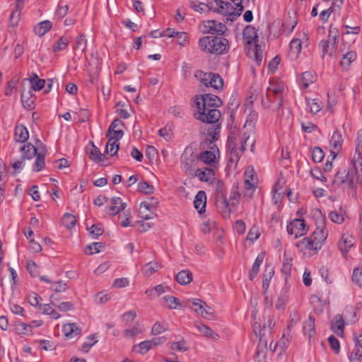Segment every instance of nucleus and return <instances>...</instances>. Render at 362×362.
<instances>
[{"label":"nucleus","mask_w":362,"mask_h":362,"mask_svg":"<svg viewBox=\"0 0 362 362\" xmlns=\"http://www.w3.org/2000/svg\"><path fill=\"white\" fill-rule=\"evenodd\" d=\"M255 141V135L248 132L245 129L232 131L227 141L229 160L236 165L248 146L250 151L254 153Z\"/></svg>","instance_id":"nucleus-1"},{"label":"nucleus","mask_w":362,"mask_h":362,"mask_svg":"<svg viewBox=\"0 0 362 362\" xmlns=\"http://www.w3.org/2000/svg\"><path fill=\"white\" fill-rule=\"evenodd\" d=\"M197 112L196 119L205 123H216L221 117V112L217 109L222 102L221 99L212 94H203L196 98Z\"/></svg>","instance_id":"nucleus-2"},{"label":"nucleus","mask_w":362,"mask_h":362,"mask_svg":"<svg viewBox=\"0 0 362 362\" xmlns=\"http://www.w3.org/2000/svg\"><path fill=\"white\" fill-rule=\"evenodd\" d=\"M199 49L207 54H222L229 48L228 40L223 37L205 36L199 40Z\"/></svg>","instance_id":"nucleus-3"},{"label":"nucleus","mask_w":362,"mask_h":362,"mask_svg":"<svg viewBox=\"0 0 362 362\" xmlns=\"http://www.w3.org/2000/svg\"><path fill=\"white\" fill-rule=\"evenodd\" d=\"M327 235L328 231L322 224L317 226L310 237L300 240L296 243V245L301 247L302 249L317 251L321 248Z\"/></svg>","instance_id":"nucleus-4"},{"label":"nucleus","mask_w":362,"mask_h":362,"mask_svg":"<svg viewBox=\"0 0 362 362\" xmlns=\"http://www.w3.org/2000/svg\"><path fill=\"white\" fill-rule=\"evenodd\" d=\"M339 42V33L336 28L330 27L327 39L322 40L319 42V48L322 52V58L325 59L326 56L332 57L337 49Z\"/></svg>","instance_id":"nucleus-5"},{"label":"nucleus","mask_w":362,"mask_h":362,"mask_svg":"<svg viewBox=\"0 0 362 362\" xmlns=\"http://www.w3.org/2000/svg\"><path fill=\"white\" fill-rule=\"evenodd\" d=\"M209 10L223 16L237 17V6L228 0H210Z\"/></svg>","instance_id":"nucleus-6"},{"label":"nucleus","mask_w":362,"mask_h":362,"mask_svg":"<svg viewBox=\"0 0 362 362\" xmlns=\"http://www.w3.org/2000/svg\"><path fill=\"white\" fill-rule=\"evenodd\" d=\"M194 76L206 87H211L216 90H221L223 87V79L217 74L204 73L199 70L194 73Z\"/></svg>","instance_id":"nucleus-7"},{"label":"nucleus","mask_w":362,"mask_h":362,"mask_svg":"<svg viewBox=\"0 0 362 362\" xmlns=\"http://www.w3.org/2000/svg\"><path fill=\"white\" fill-rule=\"evenodd\" d=\"M285 90L284 84L277 80L270 81L267 90V98L272 103H276L277 107L282 106V100Z\"/></svg>","instance_id":"nucleus-8"},{"label":"nucleus","mask_w":362,"mask_h":362,"mask_svg":"<svg viewBox=\"0 0 362 362\" xmlns=\"http://www.w3.org/2000/svg\"><path fill=\"white\" fill-rule=\"evenodd\" d=\"M334 187L354 188L356 183L352 171L339 170L335 174L332 182Z\"/></svg>","instance_id":"nucleus-9"},{"label":"nucleus","mask_w":362,"mask_h":362,"mask_svg":"<svg viewBox=\"0 0 362 362\" xmlns=\"http://www.w3.org/2000/svg\"><path fill=\"white\" fill-rule=\"evenodd\" d=\"M199 29L203 33H211L216 35H223L227 30L226 26L214 20L204 21L199 25Z\"/></svg>","instance_id":"nucleus-10"},{"label":"nucleus","mask_w":362,"mask_h":362,"mask_svg":"<svg viewBox=\"0 0 362 362\" xmlns=\"http://www.w3.org/2000/svg\"><path fill=\"white\" fill-rule=\"evenodd\" d=\"M158 200L153 197L147 199L141 203L139 212L142 218L146 220L151 219L155 215V211L158 206Z\"/></svg>","instance_id":"nucleus-11"},{"label":"nucleus","mask_w":362,"mask_h":362,"mask_svg":"<svg viewBox=\"0 0 362 362\" xmlns=\"http://www.w3.org/2000/svg\"><path fill=\"white\" fill-rule=\"evenodd\" d=\"M352 168L348 171H352L353 177L356 179V183L362 182V153L358 147L356 148L355 153L351 160Z\"/></svg>","instance_id":"nucleus-12"},{"label":"nucleus","mask_w":362,"mask_h":362,"mask_svg":"<svg viewBox=\"0 0 362 362\" xmlns=\"http://www.w3.org/2000/svg\"><path fill=\"white\" fill-rule=\"evenodd\" d=\"M308 230L307 225L303 219L296 218L287 225V232L294 238H298L304 235Z\"/></svg>","instance_id":"nucleus-13"},{"label":"nucleus","mask_w":362,"mask_h":362,"mask_svg":"<svg viewBox=\"0 0 362 362\" xmlns=\"http://www.w3.org/2000/svg\"><path fill=\"white\" fill-rule=\"evenodd\" d=\"M123 125L124 124L122 120L115 119L109 127L106 134L107 137L116 139H122L124 135V132L122 129Z\"/></svg>","instance_id":"nucleus-14"},{"label":"nucleus","mask_w":362,"mask_h":362,"mask_svg":"<svg viewBox=\"0 0 362 362\" xmlns=\"http://www.w3.org/2000/svg\"><path fill=\"white\" fill-rule=\"evenodd\" d=\"M256 177L255 176L254 169L251 167L247 168L245 172L244 187L248 195L250 197L256 186Z\"/></svg>","instance_id":"nucleus-15"},{"label":"nucleus","mask_w":362,"mask_h":362,"mask_svg":"<svg viewBox=\"0 0 362 362\" xmlns=\"http://www.w3.org/2000/svg\"><path fill=\"white\" fill-rule=\"evenodd\" d=\"M38 142V152L35 156H36L35 161L33 165V170L35 172H39L42 170L45 167V157L47 153L46 148L45 145L40 141Z\"/></svg>","instance_id":"nucleus-16"},{"label":"nucleus","mask_w":362,"mask_h":362,"mask_svg":"<svg viewBox=\"0 0 362 362\" xmlns=\"http://www.w3.org/2000/svg\"><path fill=\"white\" fill-rule=\"evenodd\" d=\"M194 175L201 182L212 183L215 180L214 171L211 168H198L195 170Z\"/></svg>","instance_id":"nucleus-17"},{"label":"nucleus","mask_w":362,"mask_h":362,"mask_svg":"<svg viewBox=\"0 0 362 362\" xmlns=\"http://www.w3.org/2000/svg\"><path fill=\"white\" fill-rule=\"evenodd\" d=\"M62 332L66 339H71L79 337L81 328L77 323H67L63 326Z\"/></svg>","instance_id":"nucleus-18"},{"label":"nucleus","mask_w":362,"mask_h":362,"mask_svg":"<svg viewBox=\"0 0 362 362\" xmlns=\"http://www.w3.org/2000/svg\"><path fill=\"white\" fill-rule=\"evenodd\" d=\"M110 206L108 208L110 214L115 216L123 211L126 207V203L123 202L119 197H112L109 199Z\"/></svg>","instance_id":"nucleus-19"},{"label":"nucleus","mask_w":362,"mask_h":362,"mask_svg":"<svg viewBox=\"0 0 362 362\" xmlns=\"http://www.w3.org/2000/svg\"><path fill=\"white\" fill-rule=\"evenodd\" d=\"M243 35L244 43L248 45L255 44L257 38V31L252 25H247L245 28Z\"/></svg>","instance_id":"nucleus-20"},{"label":"nucleus","mask_w":362,"mask_h":362,"mask_svg":"<svg viewBox=\"0 0 362 362\" xmlns=\"http://www.w3.org/2000/svg\"><path fill=\"white\" fill-rule=\"evenodd\" d=\"M330 147L332 148L331 152L333 154H337L342 147L343 138L342 135L338 131H335L329 141Z\"/></svg>","instance_id":"nucleus-21"},{"label":"nucleus","mask_w":362,"mask_h":362,"mask_svg":"<svg viewBox=\"0 0 362 362\" xmlns=\"http://www.w3.org/2000/svg\"><path fill=\"white\" fill-rule=\"evenodd\" d=\"M257 117L258 115L256 112L250 111L242 129H245L248 132L255 135V124Z\"/></svg>","instance_id":"nucleus-22"},{"label":"nucleus","mask_w":362,"mask_h":362,"mask_svg":"<svg viewBox=\"0 0 362 362\" xmlns=\"http://www.w3.org/2000/svg\"><path fill=\"white\" fill-rule=\"evenodd\" d=\"M29 138V132L25 126L18 124L16 126L14 132V139L16 142L24 143Z\"/></svg>","instance_id":"nucleus-23"},{"label":"nucleus","mask_w":362,"mask_h":362,"mask_svg":"<svg viewBox=\"0 0 362 362\" xmlns=\"http://www.w3.org/2000/svg\"><path fill=\"white\" fill-rule=\"evenodd\" d=\"M206 204V195L205 192L199 191L195 196L194 200V205L195 209L199 214L205 211V207Z\"/></svg>","instance_id":"nucleus-24"},{"label":"nucleus","mask_w":362,"mask_h":362,"mask_svg":"<svg viewBox=\"0 0 362 362\" xmlns=\"http://www.w3.org/2000/svg\"><path fill=\"white\" fill-rule=\"evenodd\" d=\"M21 151L22 152L23 160L31 159L38 152V146L36 148L33 144L28 143L21 148Z\"/></svg>","instance_id":"nucleus-25"},{"label":"nucleus","mask_w":362,"mask_h":362,"mask_svg":"<svg viewBox=\"0 0 362 362\" xmlns=\"http://www.w3.org/2000/svg\"><path fill=\"white\" fill-rule=\"evenodd\" d=\"M315 319L310 315L303 322V330L304 334L310 339L315 334Z\"/></svg>","instance_id":"nucleus-26"},{"label":"nucleus","mask_w":362,"mask_h":362,"mask_svg":"<svg viewBox=\"0 0 362 362\" xmlns=\"http://www.w3.org/2000/svg\"><path fill=\"white\" fill-rule=\"evenodd\" d=\"M354 245V238L348 234H344L339 241V247L342 252H346Z\"/></svg>","instance_id":"nucleus-27"},{"label":"nucleus","mask_w":362,"mask_h":362,"mask_svg":"<svg viewBox=\"0 0 362 362\" xmlns=\"http://www.w3.org/2000/svg\"><path fill=\"white\" fill-rule=\"evenodd\" d=\"M52 27V23L49 21H44L39 23L34 28L36 35L40 37L45 35Z\"/></svg>","instance_id":"nucleus-28"},{"label":"nucleus","mask_w":362,"mask_h":362,"mask_svg":"<svg viewBox=\"0 0 362 362\" xmlns=\"http://www.w3.org/2000/svg\"><path fill=\"white\" fill-rule=\"evenodd\" d=\"M195 327L204 337L207 338L213 339L218 338V334L215 333L210 327L202 323H197Z\"/></svg>","instance_id":"nucleus-29"},{"label":"nucleus","mask_w":362,"mask_h":362,"mask_svg":"<svg viewBox=\"0 0 362 362\" xmlns=\"http://www.w3.org/2000/svg\"><path fill=\"white\" fill-rule=\"evenodd\" d=\"M188 303H190L189 305V308L193 310L195 313L200 315L203 314V310H204V307L206 306V303L202 301L200 299L192 298L188 300Z\"/></svg>","instance_id":"nucleus-30"},{"label":"nucleus","mask_w":362,"mask_h":362,"mask_svg":"<svg viewBox=\"0 0 362 362\" xmlns=\"http://www.w3.org/2000/svg\"><path fill=\"white\" fill-rule=\"evenodd\" d=\"M21 102L24 107L27 109L33 108L35 103V98L32 91H23L21 94Z\"/></svg>","instance_id":"nucleus-31"},{"label":"nucleus","mask_w":362,"mask_h":362,"mask_svg":"<svg viewBox=\"0 0 362 362\" xmlns=\"http://www.w3.org/2000/svg\"><path fill=\"white\" fill-rule=\"evenodd\" d=\"M71 37L68 36H62L57 41H56L53 46H52V50L54 52H57L59 51L64 50L69 43L70 42Z\"/></svg>","instance_id":"nucleus-32"},{"label":"nucleus","mask_w":362,"mask_h":362,"mask_svg":"<svg viewBox=\"0 0 362 362\" xmlns=\"http://www.w3.org/2000/svg\"><path fill=\"white\" fill-rule=\"evenodd\" d=\"M87 47V40L84 35H79L75 38V41L73 44V49L74 51H81L84 52Z\"/></svg>","instance_id":"nucleus-33"},{"label":"nucleus","mask_w":362,"mask_h":362,"mask_svg":"<svg viewBox=\"0 0 362 362\" xmlns=\"http://www.w3.org/2000/svg\"><path fill=\"white\" fill-rule=\"evenodd\" d=\"M198 159L206 164L212 165L216 163V157L214 151H206L199 154Z\"/></svg>","instance_id":"nucleus-34"},{"label":"nucleus","mask_w":362,"mask_h":362,"mask_svg":"<svg viewBox=\"0 0 362 362\" xmlns=\"http://www.w3.org/2000/svg\"><path fill=\"white\" fill-rule=\"evenodd\" d=\"M160 267L161 266L158 262H150L144 266L142 272L145 276H150L160 269Z\"/></svg>","instance_id":"nucleus-35"},{"label":"nucleus","mask_w":362,"mask_h":362,"mask_svg":"<svg viewBox=\"0 0 362 362\" xmlns=\"http://www.w3.org/2000/svg\"><path fill=\"white\" fill-rule=\"evenodd\" d=\"M40 310L44 315H49L52 319L57 320L61 315L49 304H42L40 305Z\"/></svg>","instance_id":"nucleus-36"},{"label":"nucleus","mask_w":362,"mask_h":362,"mask_svg":"<svg viewBox=\"0 0 362 362\" xmlns=\"http://www.w3.org/2000/svg\"><path fill=\"white\" fill-rule=\"evenodd\" d=\"M119 139L108 138L105 147V153H110L112 156L116 155L119 150Z\"/></svg>","instance_id":"nucleus-37"},{"label":"nucleus","mask_w":362,"mask_h":362,"mask_svg":"<svg viewBox=\"0 0 362 362\" xmlns=\"http://www.w3.org/2000/svg\"><path fill=\"white\" fill-rule=\"evenodd\" d=\"M356 59V53L353 51H350L346 52L345 54L343 55V57L340 62L341 66L344 69H347L350 64L355 61Z\"/></svg>","instance_id":"nucleus-38"},{"label":"nucleus","mask_w":362,"mask_h":362,"mask_svg":"<svg viewBox=\"0 0 362 362\" xmlns=\"http://www.w3.org/2000/svg\"><path fill=\"white\" fill-rule=\"evenodd\" d=\"M289 47L291 56L296 58L301 52V41L299 39H293L290 42Z\"/></svg>","instance_id":"nucleus-39"},{"label":"nucleus","mask_w":362,"mask_h":362,"mask_svg":"<svg viewBox=\"0 0 362 362\" xmlns=\"http://www.w3.org/2000/svg\"><path fill=\"white\" fill-rule=\"evenodd\" d=\"M306 103H307V106L310 109V111L313 114L317 113L318 112H320L322 110V108L323 107L322 103L320 100H319L318 99H316V98H315V99H311V98L306 99Z\"/></svg>","instance_id":"nucleus-40"},{"label":"nucleus","mask_w":362,"mask_h":362,"mask_svg":"<svg viewBox=\"0 0 362 362\" xmlns=\"http://www.w3.org/2000/svg\"><path fill=\"white\" fill-rule=\"evenodd\" d=\"M315 75L311 71H305L302 74L300 83L303 88H307L315 81Z\"/></svg>","instance_id":"nucleus-41"},{"label":"nucleus","mask_w":362,"mask_h":362,"mask_svg":"<svg viewBox=\"0 0 362 362\" xmlns=\"http://www.w3.org/2000/svg\"><path fill=\"white\" fill-rule=\"evenodd\" d=\"M177 281L182 285H187L192 280V274L187 270L180 272L176 276Z\"/></svg>","instance_id":"nucleus-42"},{"label":"nucleus","mask_w":362,"mask_h":362,"mask_svg":"<svg viewBox=\"0 0 362 362\" xmlns=\"http://www.w3.org/2000/svg\"><path fill=\"white\" fill-rule=\"evenodd\" d=\"M31 88L33 90L38 91L42 90L45 86V81L44 79H40L36 74H33L29 78Z\"/></svg>","instance_id":"nucleus-43"},{"label":"nucleus","mask_w":362,"mask_h":362,"mask_svg":"<svg viewBox=\"0 0 362 362\" xmlns=\"http://www.w3.org/2000/svg\"><path fill=\"white\" fill-rule=\"evenodd\" d=\"M168 329V325L166 322H156L153 324L151 329V334L159 335L165 332Z\"/></svg>","instance_id":"nucleus-44"},{"label":"nucleus","mask_w":362,"mask_h":362,"mask_svg":"<svg viewBox=\"0 0 362 362\" xmlns=\"http://www.w3.org/2000/svg\"><path fill=\"white\" fill-rule=\"evenodd\" d=\"M292 262H293V260L291 257H288L284 255L281 272L284 276V280L286 282H287V277H288V275L291 270V267H292V264H293Z\"/></svg>","instance_id":"nucleus-45"},{"label":"nucleus","mask_w":362,"mask_h":362,"mask_svg":"<svg viewBox=\"0 0 362 362\" xmlns=\"http://www.w3.org/2000/svg\"><path fill=\"white\" fill-rule=\"evenodd\" d=\"M194 159L192 156L187 157L185 156H182L181 167L182 169L186 173L190 172L193 170Z\"/></svg>","instance_id":"nucleus-46"},{"label":"nucleus","mask_w":362,"mask_h":362,"mask_svg":"<svg viewBox=\"0 0 362 362\" xmlns=\"http://www.w3.org/2000/svg\"><path fill=\"white\" fill-rule=\"evenodd\" d=\"M62 222L64 227L71 229L76 223V218L73 214L66 213L64 215Z\"/></svg>","instance_id":"nucleus-47"},{"label":"nucleus","mask_w":362,"mask_h":362,"mask_svg":"<svg viewBox=\"0 0 362 362\" xmlns=\"http://www.w3.org/2000/svg\"><path fill=\"white\" fill-rule=\"evenodd\" d=\"M105 157V154H102L99 148L93 144L90 149V158L95 163H99L103 160Z\"/></svg>","instance_id":"nucleus-48"},{"label":"nucleus","mask_w":362,"mask_h":362,"mask_svg":"<svg viewBox=\"0 0 362 362\" xmlns=\"http://www.w3.org/2000/svg\"><path fill=\"white\" fill-rule=\"evenodd\" d=\"M344 327V322L342 316L337 315L334 317V321L332 324V329L337 334H342Z\"/></svg>","instance_id":"nucleus-49"},{"label":"nucleus","mask_w":362,"mask_h":362,"mask_svg":"<svg viewBox=\"0 0 362 362\" xmlns=\"http://www.w3.org/2000/svg\"><path fill=\"white\" fill-rule=\"evenodd\" d=\"M170 349L172 350H176L180 352H185L189 349L187 341L184 339H181L178 341H173L170 343Z\"/></svg>","instance_id":"nucleus-50"},{"label":"nucleus","mask_w":362,"mask_h":362,"mask_svg":"<svg viewBox=\"0 0 362 362\" xmlns=\"http://www.w3.org/2000/svg\"><path fill=\"white\" fill-rule=\"evenodd\" d=\"M300 313L296 310L292 311L289 315V320L286 327L287 331H291V329L300 321Z\"/></svg>","instance_id":"nucleus-51"},{"label":"nucleus","mask_w":362,"mask_h":362,"mask_svg":"<svg viewBox=\"0 0 362 362\" xmlns=\"http://www.w3.org/2000/svg\"><path fill=\"white\" fill-rule=\"evenodd\" d=\"M103 247L104 245L102 243H93L92 244L86 246L85 252L89 255L96 254L100 252Z\"/></svg>","instance_id":"nucleus-52"},{"label":"nucleus","mask_w":362,"mask_h":362,"mask_svg":"<svg viewBox=\"0 0 362 362\" xmlns=\"http://www.w3.org/2000/svg\"><path fill=\"white\" fill-rule=\"evenodd\" d=\"M353 282L360 288H362V267H356L353 271Z\"/></svg>","instance_id":"nucleus-53"},{"label":"nucleus","mask_w":362,"mask_h":362,"mask_svg":"<svg viewBox=\"0 0 362 362\" xmlns=\"http://www.w3.org/2000/svg\"><path fill=\"white\" fill-rule=\"evenodd\" d=\"M97 341L98 340L94 334L88 337L87 340L82 345L81 350L85 353H88Z\"/></svg>","instance_id":"nucleus-54"},{"label":"nucleus","mask_w":362,"mask_h":362,"mask_svg":"<svg viewBox=\"0 0 362 362\" xmlns=\"http://www.w3.org/2000/svg\"><path fill=\"white\" fill-rule=\"evenodd\" d=\"M22 9L23 8H18L15 7V9L12 11L10 16V23L12 26L18 25L20 21Z\"/></svg>","instance_id":"nucleus-55"},{"label":"nucleus","mask_w":362,"mask_h":362,"mask_svg":"<svg viewBox=\"0 0 362 362\" xmlns=\"http://www.w3.org/2000/svg\"><path fill=\"white\" fill-rule=\"evenodd\" d=\"M209 3H210V0L208 1L207 4H204V3H200V2H192L191 4V7L194 11L202 13L203 12H205L206 11H210L209 10Z\"/></svg>","instance_id":"nucleus-56"},{"label":"nucleus","mask_w":362,"mask_h":362,"mask_svg":"<svg viewBox=\"0 0 362 362\" xmlns=\"http://www.w3.org/2000/svg\"><path fill=\"white\" fill-rule=\"evenodd\" d=\"M110 298V293L99 292L95 296V302L98 305H103L109 301Z\"/></svg>","instance_id":"nucleus-57"},{"label":"nucleus","mask_w":362,"mask_h":362,"mask_svg":"<svg viewBox=\"0 0 362 362\" xmlns=\"http://www.w3.org/2000/svg\"><path fill=\"white\" fill-rule=\"evenodd\" d=\"M163 299L166 303V306L169 309H175L180 305L179 300L174 296H165Z\"/></svg>","instance_id":"nucleus-58"},{"label":"nucleus","mask_w":362,"mask_h":362,"mask_svg":"<svg viewBox=\"0 0 362 362\" xmlns=\"http://www.w3.org/2000/svg\"><path fill=\"white\" fill-rule=\"evenodd\" d=\"M259 235L260 231L259 228L254 226L250 229L246 239L250 241L251 243H254L256 240L259 238Z\"/></svg>","instance_id":"nucleus-59"},{"label":"nucleus","mask_w":362,"mask_h":362,"mask_svg":"<svg viewBox=\"0 0 362 362\" xmlns=\"http://www.w3.org/2000/svg\"><path fill=\"white\" fill-rule=\"evenodd\" d=\"M324 152L320 147H315L312 151V158L315 163H320L324 158Z\"/></svg>","instance_id":"nucleus-60"},{"label":"nucleus","mask_w":362,"mask_h":362,"mask_svg":"<svg viewBox=\"0 0 362 362\" xmlns=\"http://www.w3.org/2000/svg\"><path fill=\"white\" fill-rule=\"evenodd\" d=\"M290 332L291 331H287V329H286L284 332L281 339L278 342V345L283 349L286 348L290 342L291 338Z\"/></svg>","instance_id":"nucleus-61"},{"label":"nucleus","mask_w":362,"mask_h":362,"mask_svg":"<svg viewBox=\"0 0 362 362\" xmlns=\"http://www.w3.org/2000/svg\"><path fill=\"white\" fill-rule=\"evenodd\" d=\"M284 194V190L282 189V187H276L274 189L272 201L275 205H277L279 202H281V201L283 198Z\"/></svg>","instance_id":"nucleus-62"},{"label":"nucleus","mask_w":362,"mask_h":362,"mask_svg":"<svg viewBox=\"0 0 362 362\" xmlns=\"http://www.w3.org/2000/svg\"><path fill=\"white\" fill-rule=\"evenodd\" d=\"M310 175L313 179L320 180L322 182L327 181V177L323 174V173L321 171V170L318 168L312 169L310 171Z\"/></svg>","instance_id":"nucleus-63"},{"label":"nucleus","mask_w":362,"mask_h":362,"mask_svg":"<svg viewBox=\"0 0 362 362\" xmlns=\"http://www.w3.org/2000/svg\"><path fill=\"white\" fill-rule=\"evenodd\" d=\"M362 356V349L355 348L353 349L350 355L349 356L350 362H358L361 357Z\"/></svg>","instance_id":"nucleus-64"}]
</instances>
